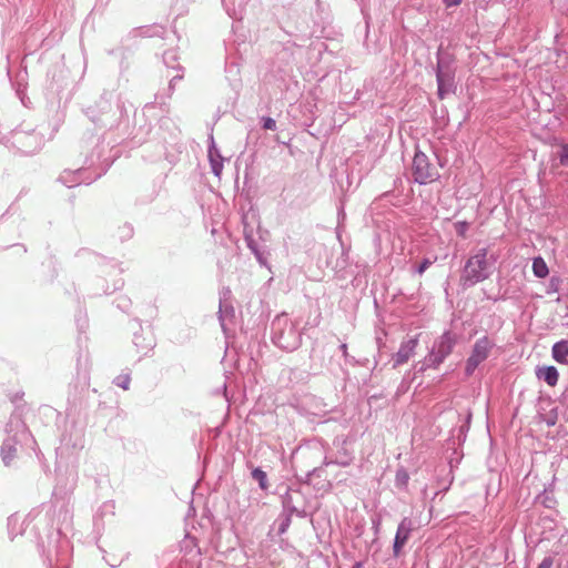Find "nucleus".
<instances>
[{
    "label": "nucleus",
    "mask_w": 568,
    "mask_h": 568,
    "mask_svg": "<svg viewBox=\"0 0 568 568\" xmlns=\"http://www.w3.org/2000/svg\"><path fill=\"white\" fill-rule=\"evenodd\" d=\"M132 105L114 90H104L92 103L82 106L83 114L102 134L131 139L136 144L145 141L144 135L129 129V111Z\"/></svg>",
    "instance_id": "nucleus-1"
},
{
    "label": "nucleus",
    "mask_w": 568,
    "mask_h": 568,
    "mask_svg": "<svg viewBox=\"0 0 568 568\" xmlns=\"http://www.w3.org/2000/svg\"><path fill=\"white\" fill-rule=\"evenodd\" d=\"M125 139L101 134L98 138L91 136L85 142L82 153L83 164L77 170H64L59 181L68 187L80 184L90 185L103 176L119 158L120 151L116 149Z\"/></svg>",
    "instance_id": "nucleus-2"
},
{
    "label": "nucleus",
    "mask_w": 568,
    "mask_h": 568,
    "mask_svg": "<svg viewBox=\"0 0 568 568\" xmlns=\"http://www.w3.org/2000/svg\"><path fill=\"white\" fill-rule=\"evenodd\" d=\"M45 141L43 132L21 125L7 135L0 136V144L22 155H31L41 150Z\"/></svg>",
    "instance_id": "nucleus-3"
},
{
    "label": "nucleus",
    "mask_w": 568,
    "mask_h": 568,
    "mask_svg": "<svg viewBox=\"0 0 568 568\" xmlns=\"http://www.w3.org/2000/svg\"><path fill=\"white\" fill-rule=\"evenodd\" d=\"M272 343L285 352H294L302 344V332L286 313L278 314L271 323Z\"/></svg>",
    "instance_id": "nucleus-4"
},
{
    "label": "nucleus",
    "mask_w": 568,
    "mask_h": 568,
    "mask_svg": "<svg viewBox=\"0 0 568 568\" xmlns=\"http://www.w3.org/2000/svg\"><path fill=\"white\" fill-rule=\"evenodd\" d=\"M166 29L162 26H145L132 29L126 37L121 39L120 45L113 49H108L106 54L119 59L120 70L123 72L130 67V58L133 55V47L129 44L131 39L139 37L153 38L160 37L165 38Z\"/></svg>",
    "instance_id": "nucleus-5"
},
{
    "label": "nucleus",
    "mask_w": 568,
    "mask_h": 568,
    "mask_svg": "<svg viewBox=\"0 0 568 568\" xmlns=\"http://www.w3.org/2000/svg\"><path fill=\"white\" fill-rule=\"evenodd\" d=\"M44 505L41 508L32 509L22 521H20V517L17 514H12L8 517L7 528L8 535L11 540H13L18 535H22L28 527L33 524L32 530L34 531L38 539V547L41 551H45V541L41 536L40 528L42 524H47L49 520V511L42 514Z\"/></svg>",
    "instance_id": "nucleus-6"
},
{
    "label": "nucleus",
    "mask_w": 568,
    "mask_h": 568,
    "mask_svg": "<svg viewBox=\"0 0 568 568\" xmlns=\"http://www.w3.org/2000/svg\"><path fill=\"white\" fill-rule=\"evenodd\" d=\"M6 429L8 437L0 447V456L4 466L10 467L17 456V445L27 444L29 439H32V435L20 417H11Z\"/></svg>",
    "instance_id": "nucleus-7"
},
{
    "label": "nucleus",
    "mask_w": 568,
    "mask_h": 568,
    "mask_svg": "<svg viewBox=\"0 0 568 568\" xmlns=\"http://www.w3.org/2000/svg\"><path fill=\"white\" fill-rule=\"evenodd\" d=\"M487 255L488 250L483 247L466 261L460 276V283L464 288L471 287L490 276L491 272L489 271Z\"/></svg>",
    "instance_id": "nucleus-8"
},
{
    "label": "nucleus",
    "mask_w": 568,
    "mask_h": 568,
    "mask_svg": "<svg viewBox=\"0 0 568 568\" xmlns=\"http://www.w3.org/2000/svg\"><path fill=\"white\" fill-rule=\"evenodd\" d=\"M49 521H51L50 517H49V520L47 521V524H43L48 530L45 534V538L48 541V548H50L51 545L54 544L55 557H57L55 560L60 561L61 560L60 557L62 555L64 556L67 554V544L64 541H61L60 538H61L62 531L64 529H68L72 523V513L69 509L68 505L63 504L61 506L59 514H58V524H57L55 528H53L52 525L48 528Z\"/></svg>",
    "instance_id": "nucleus-9"
},
{
    "label": "nucleus",
    "mask_w": 568,
    "mask_h": 568,
    "mask_svg": "<svg viewBox=\"0 0 568 568\" xmlns=\"http://www.w3.org/2000/svg\"><path fill=\"white\" fill-rule=\"evenodd\" d=\"M457 342V335L450 329H446L437 339H435L434 345L428 353V365L434 366V369L438 368L453 353Z\"/></svg>",
    "instance_id": "nucleus-10"
},
{
    "label": "nucleus",
    "mask_w": 568,
    "mask_h": 568,
    "mask_svg": "<svg viewBox=\"0 0 568 568\" xmlns=\"http://www.w3.org/2000/svg\"><path fill=\"white\" fill-rule=\"evenodd\" d=\"M412 172L414 182L419 185H426L436 181L439 178V172L436 166L430 162L429 158L416 150L413 158Z\"/></svg>",
    "instance_id": "nucleus-11"
},
{
    "label": "nucleus",
    "mask_w": 568,
    "mask_h": 568,
    "mask_svg": "<svg viewBox=\"0 0 568 568\" xmlns=\"http://www.w3.org/2000/svg\"><path fill=\"white\" fill-rule=\"evenodd\" d=\"M494 347L495 343L487 335L481 336L474 343L470 355L465 363V375L467 377H470L476 368L488 358Z\"/></svg>",
    "instance_id": "nucleus-12"
},
{
    "label": "nucleus",
    "mask_w": 568,
    "mask_h": 568,
    "mask_svg": "<svg viewBox=\"0 0 568 568\" xmlns=\"http://www.w3.org/2000/svg\"><path fill=\"white\" fill-rule=\"evenodd\" d=\"M413 529H414V526H413V520L410 518L404 517L399 521L394 540H393L394 557L397 558L400 555L404 546L406 545V542L408 541V539L410 537Z\"/></svg>",
    "instance_id": "nucleus-13"
},
{
    "label": "nucleus",
    "mask_w": 568,
    "mask_h": 568,
    "mask_svg": "<svg viewBox=\"0 0 568 568\" xmlns=\"http://www.w3.org/2000/svg\"><path fill=\"white\" fill-rule=\"evenodd\" d=\"M45 30H39L30 28L24 34V59L26 61L30 55H32L39 47L45 45Z\"/></svg>",
    "instance_id": "nucleus-14"
},
{
    "label": "nucleus",
    "mask_w": 568,
    "mask_h": 568,
    "mask_svg": "<svg viewBox=\"0 0 568 568\" xmlns=\"http://www.w3.org/2000/svg\"><path fill=\"white\" fill-rule=\"evenodd\" d=\"M231 290L224 287L220 292L219 321L222 329L226 331V321L232 322L235 317V310L230 301Z\"/></svg>",
    "instance_id": "nucleus-15"
},
{
    "label": "nucleus",
    "mask_w": 568,
    "mask_h": 568,
    "mask_svg": "<svg viewBox=\"0 0 568 568\" xmlns=\"http://www.w3.org/2000/svg\"><path fill=\"white\" fill-rule=\"evenodd\" d=\"M418 335L412 336L400 343L398 351L393 355V368H396L405 363L414 355L418 346Z\"/></svg>",
    "instance_id": "nucleus-16"
},
{
    "label": "nucleus",
    "mask_w": 568,
    "mask_h": 568,
    "mask_svg": "<svg viewBox=\"0 0 568 568\" xmlns=\"http://www.w3.org/2000/svg\"><path fill=\"white\" fill-rule=\"evenodd\" d=\"M455 64V55L447 50H444L443 44H440L436 52V65L434 68L436 73H456Z\"/></svg>",
    "instance_id": "nucleus-17"
},
{
    "label": "nucleus",
    "mask_w": 568,
    "mask_h": 568,
    "mask_svg": "<svg viewBox=\"0 0 568 568\" xmlns=\"http://www.w3.org/2000/svg\"><path fill=\"white\" fill-rule=\"evenodd\" d=\"M455 74L456 73H436V83H437V97L439 100H444L449 93H455L456 83H455Z\"/></svg>",
    "instance_id": "nucleus-18"
},
{
    "label": "nucleus",
    "mask_w": 568,
    "mask_h": 568,
    "mask_svg": "<svg viewBox=\"0 0 568 568\" xmlns=\"http://www.w3.org/2000/svg\"><path fill=\"white\" fill-rule=\"evenodd\" d=\"M246 246L251 251V253L255 256L257 263L261 266L270 268V265H268L270 251L267 248V245L264 242L260 243L257 240H255V237L248 236Z\"/></svg>",
    "instance_id": "nucleus-19"
},
{
    "label": "nucleus",
    "mask_w": 568,
    "mask_h": 568,
    "mask_svg": "<svg viewBox=\"0 0 568 568\" xmlns=\"http://www.w3.org/2000/svg\"><path fill=\"white\" fill-rule=\"evenodd\" d=\"M248 1L250 0H222V4L229 17L234 20H242Z\"/></svg>",
    "instance_id": "nucleus-20"
},
{
    "label": "nucleus",
    "mask_w": 568,
    "mask_h": 568,
    "mask_svg": "<svg viewBox=\"0 0 568 568\" xmlns=\"http://www.w3.org/2000/svg\"><path fill=\"white\" fill-rule=\"evenodd\" d=\"M536 376L539 381H544L547 385L555 386L559 379V372L555 366L548 365L538 367L536 369Z\"/></svg>",
    "instance_id": "nucleus-21"
},
{
    "label": "nucleus",
    "mask_w": 568,
    "mask_h": 568,
    "mask_svg": "<svg viewBox=\"0 0 568 568\" xmlns=\"http://www.w3.org/2000/svg\"><path fill=\"white\" fill-rule=\"evenodd\" d=\"M473 414L471 412H468L465 418V422L457 428L453 430L452 440L453 445H463L467 438V434L470 428V422H471Z\"/></svg>",
    "instance_id": "nucleus-22"
},
{
    "label": "nucleus",
    "mask_w": 568,
    "mask_h": 568,
    "mask_svg": "<svg viewBox=\"0 0 568 568\" xmlns=\"http://www.w3.org/2000/svg\"><path fill=\"white\" fill-rule=\"evenodd\" d=\"M133 345L135 346L138 353L146 355L155 346L154 338L152 336H143L142 334L134 332L133 334Z\"/></svg>",
    "instance_id": "nucleus-23"
},
{
    "label": "nucleus",
    "mask_w": 568,
    "mask_h": 568,
    "mask_svg": "<svg viewBox=\"0 0 568 568\" xmlns=\"http://www.w3.org/2000/svg\"><path fill=\"white\" fill-rule=\"evenodd\" d=\"M552 358L559 364H568V339H560L551 347Z\"/></svg>",
    "instance_id": "nucleus-24"
},
{
    "label": "nucleus",
    "mask_w": 568,
    "mask_h": 568,
    "mask_svg": "<svg viewBox=\"0 0 568 568\" xmlns=\"http://www.w3.org/2000/svg\"><path fill=\"white\" fill-rule=\"evenodd\" d=\"M301 47L296 42L287 41L282 51L277 53V58L284 60L287 64L294 63L296 61L295 50H298Z\"/></svg>",
    "instance_id": "nucleus-25"
},
{
    "label": "nucleus",
    "mask_w": 568,
    "mask_h": 568,
    "mask_svg": "<svg viewBox=\"0 0 568 568\" xmlns=\"http://www.w3.org/2000/svg\"><path fill=\"white\" fill-rule=\"evenodd\" d=\"M345 443V440L338 443L337 455L334 458V464L341 467H347L353 462V455L346 449Z\"/></svg>",
    "instance_id": "nucleus-26"
},
{
    "label": "nucleus",
    "mask_w": 568,
    "mask_h": 568,
    "mask_svg": "<svg viewBox=\"0 0 568 568\" xmlns=\"http://www.w3.org/2000/svg\"><path fill=\"white\" fill-rule=\"evenodd\" d=\"M281 505L282 511L281 514H286L293 516L294 513H297V507L294 505L293 496L291 495V488L287 487L284 494L281 495Z\"/></svg>",
    "instance_id": "nucleus-27"
},
{
    "label": "nucleus",
    "mask_w": 568,
    "mask_h": 568,
    "mask_svg": "<svg viewBox=\"0 0 568 568\" xmlns=\"http://www.w3.org/2000/svg\"><path fill=\"white\" fill-rule=\"evenodd\" d=\"M162 59H163V63L165 64L166 68L176 70L179 72L183 71L182 65L179 63L180 58L178 55L176 50L170 49V50L164 51Z\"/></svg>",
    "instance_id": "nucleus-28"
},
{
    "label": "nucleus",
    "mask_w": 568,
    "mask_h": 568,
    "mask_svg": "<svg viewBox=\"0 0 568 568\" xmlns=\"http://www.w3.org/2000/svg\"><path fill=\"white\" fill-rule=\"evenodd\" d=\"M251 477L255 481H257L258 487L263 491H267L270 484L267 479V474L261 467L251 466Z\"/></svg>",
    "instance_id": "nucleus-29"
},
{
    "label": "nucleus",
    "mask_w": 568,
    "mask_h": 568,
    "mask_svg": "<svg viewBox=\"0 0 568 568\" xmlns=\"http://www.w3.org/2000/svg\"><path fill=\"white\" fill-rule=\"evenodd\" d=\"M324 474L325 469L323 468V466L314 467L313 469L310 470V475H313V478L320 479L318 481L313 484V487L316 490L326 489L331 487V484L328 480H326Z\"/></svg>",
    "instance_id": "nucleus-30"
},
{
    "label": "nucleus",
    "mask_w": 568,
    "mask_h": 568,
    "mask_svg": "<svg viewBox=\"0 0 568 568\" xmlns=\"http://www.w3.org/2000/svg\"><path fill=\"white\" fill-rule=\"evenodd\" d=\"M532 273L538 278H545L548 275L549 268L541 256L532 258Z\"/></svg>",
    "instance_id": "nucleus-31"
},
{
    "label": "nucleus",
    "mask_w": 568,
    "mask_h": 568,
    "mask_svg": "<svg viewBox=\"0 0 568 568\" xmlns=\"http://www.w3.org/2000/svg\"><path fill=\"white\" fill-rule=\"evenodd\" d=\"M409 481V474L407 469L403 466L397 468L396 475H395V486L398 489L406 490Z\"/></svg>",
    "instance_id": "nucleus-32"
},
{
    "label": "nucleus",
    "mask_w": 568,
    "mask_h": 568,
    "mask_svg": "<svg viewBox=\"0 0 568 568\" xmlns=\"http://www.w3.org/2000/svg\"><path fill=\"white\" fill-rule=\"evenodd\" d=\"M183 79V73H178L175 75H173L171 79H170V82H169V88H168V92L165 94H160L158 93L155 95V101L159 103V104H164V100L165 99H169L171 98L173 91H174V87H175V83L176 81L179 80H182Z\"/></svg>",
    "instance_id": "nucleus-33"
},
{
    "label": "nucleus",
    "mask_w": 568,
    "mask_h": 568,
    "mask_svg": "<svg viewBox=\"0 0 568 568\" xmlns=\"http://www.w3.org/2000/svg\"><path fill=\"white\" fill-rule=\"evenodd\" d=\"M292 517L293 516H290V515H286V514H280L278 515V517H277L275 523L277 524V534L280 536L284 535L288 530V528H290V526L292 524Z\"/></svg>",
    "instance_id": "nucleus-34"
},
{
    "label": "nucleus",
    "mask_w": 568,
    "mask_h": 568,
    "mask_svg": "<svg viewBox=\"0 0 568 568\" xmlns=\"http://www.w3.org/2000/svg\"><path fill=\"white\" fill-rule=\"evenodd\" d=\"M134 234V229L132 224L124 223L123 225L119 226L116 235L120 239V241H128L130 240Z\"/></svg>",
    "instance_id": "nucleus-35"
},
{
    "label": "nucleus",
    "mask_w": 568,
    "mask_h": 568,
    "mask_svg": "<svg viewBox=\"0 0 568 568\" xmlns=\"http://www.w3.org/2000/svg\"><path fill=\"white\" fill-rule=\"evenodd\" d=\"M537 500L546 508H554L556 500L555 498L548 494L547 489H544V491L538 495Z\"/></svg>",
    "instance_id": "nucleus-36"
},
{
    "label": "nucleus",
    "mask_w": 568,
    "mask_h": 568,
    "mask_svg": "<svg viewBox=\"0 0 568 568\" xmlns=\"http://www.w3.org/2000/svg\"><path fill=\"white\" fill-rule=\"evenodd\" d=\"M210 162V166H211V171L212 173L216 176V178H220L221 174H222V171H223V162H224V159L223 158H216V159H212L209 160Z\"/></svg>",
    "instance_id": "nucleus-37"
},
{
    "label": "nucleus",
    "mask_w": 568,
    "mask_h": 568,
    "mask_svg": "<svg viewBox=\"0 0 568 568\" xmlns=\"http://www.w3.org/2000/svg\"><path fill=\"white\" fill-rule=\"evenodd\" d=\"M131 377L130 374H121L113 379V384L122 389L126 390L130 387Z\"/></svg>",
    "instance_id": "nucleus-38"
},
{
    "label": "nucleus",
    "mask_w": 568,
    "mask_h": 568,
    "mask_svg": "<svg viewBox=\"0 0 568 568\" xmlns=\"http://www.w3.org/2000/svg\"><path fill=\"white\" fill-rule=\"evenodd\" d=\"M115 306L121 310L122 312H128L131 307V300L125 295H120L114 301Z\"/></svg>",
    "instance_id": "nucleus-39"
},
{
    "label": "nucleus",
    "mask_w": 568,
    "mask_h": 568,
    "mask_svg": "<svg viewBox=\"0 0 568 568\" xmlns=\"http://www.w3.org/2000/svg\"><path fill=\"white\" fill-rule=\"evenodd\" d=\"M26 75H27V68L24 67L23 68V77H22L21 81H18L16 84L17 95L20 98L22 103H24L23 95H24L26 88H27V83L23 82Z\"/></svg>",
    "instance_id": "nucleus-40"
},
{
    "label": "nucleus",
    "mask_w": 568,
    "mask_h": 568,
    "mask_svg": "<svg viewBox=\"0 0 568 568\" xmlns=\"http://www.w3.org/2000/svg\"><path fill=\"white\" fill-rule=\"evenodd\" d=\"M559 163L562 166H568V143H562L558 151Z\"/></svg>",
    "instance_id": "nucleus-41"
},
{
    "label": "nucleus",
    "mask_w": 568,
    "mask_h": 568,
    "mask_svg": "<svg viewBox=\"0 0 568 568\" xmlns=\"http://www.w3.org/2000/svg\"><path fill=\"white\" fill-rule=\"evenodd\" d=\"M469 223L467 221H458L454 224L455 232L460 237H466V233L469 229Z\"/></svg>",
    "instance_id": "nucleus-42"
},
{
    "label": "nucleus",
    "mask_w": 568,
    "mask_h": 568,
    "mask_svg": "<svg viewBox=\"0 0 568 568\" xmlns=\"http://www.w3.org/2000/svg\"><path fill=\"white\" fill-rule=\"evenodd\" d=\"M436 261V257L434 260L429 257H424L422 262L415 267V273L418 275H422L426 272V270Z\"/></svg>",
    "instance_id": "nucleus-43"
},
{
    "label": "nucleus",
    "mask_w": 568,
    "mask_h": 568,
    "mask_svg": "<svg viewBox=\"0 0 568 568\" xmlns=\"http://www.w3.org/2000/svg\"><path fill=\"white\" fill-rule=\"evenodd\" d=\"M261 125L264 130H276V121L271 116H263L261 119Z\"/></svg>",
    "instance_id": "nucleus-44"
},
{
    "label": "nucleus",
    "mask_w": 568,
    "mask_h": 568,
    "mask_svg": "<svg viewBox=\"0 0 568 568\" xmlns=\"http://www.w3.org/2000/svg\"><path fill=\"white\" fill-rule=\"evenodd\" d=\"M211 156H212V159H216L217 156L223 158L220 153V150L215 145L213 136H211V143H210L209 150H207L209 160H211Z\"/></svg>",
    "instance_id": "nucleus-45"
},
{
    "label": "nucleus",
    "mask_w": 568,
    "mask_h": 568,
    "mask_svg": "<svg viewBox=\"0 0 568 568\" xmlns=\"http://www.w3.org/2000/svg\"><path fill=\"white\" fill-rule=\"evenodd\" d=\"M255 219H256L255 212L252 209H250L247 212H244L241 216L242 225L248 224V223H251L250 220L254 221Z\"/></svg>",
    "instance_id": "nucleus-46"
},
{
    "label": "nucleus",
    "mask_w": 568,
    "mask_h": 568,
    "mask_svg": "<svg viewBox=\"0 0 568 568\" xmlns=\"http://www.w3.org/2000/svg\"><path fill=\"white\" fill-rule=\"evenodd\" d=\"M122 286H123V280H122V278H119V280H116V281L113 283L112 288H111L109 285H106V286L102 290V292H103L104 294H111V293L115 292L116 290L121 288Z\"/></svg>",
    "instance_id": "nucleus-47"
},
{
    "label": "nucleus",
    "mask_w": 568,
    "mask_h": 568,
    "mask_svg": "<svg viewBox=\"0 0 568 568\" xmlns=\"http://www.w3.org/2000/svg\"><path fill=\"white\" fill-rule=\"evenodd\" d=\"M248 236L254 237V227L252 225V222L243 225V237H244L245 244L247 243Z\"/></svg>",
    "instance_id": "nucleus-48"
},
{
    "label": "nucleus",
    "mask_w": 568,
    "mask_h": 568,
    "mask_svg": "<svg viewBox=\"0 0 568 568\" xmlns=\"http://www.w3.org/2000/svg\"><path fill=\"white\" fill-rule=\"evenodd\" d=\"M42 554L45 556L48 562H49V568H54L53 567V558H52V554H51V548H48L45 549V551ZM55 568H70L69 566L67 565H62V566H57Z\"/></svg>",
    "instance_id": "nucleus-49"
},
{
    "label": "nucleus",
    "mask_w": 568,
    "mask_h": 568,
    "mask_svg": "<svg viewBox=\"0 0 568 568\" xmlns=\"http://www.w3.org/2000/svg\"><path fill=\"white\" fill-rule=\"evenodd\" d=\"M371 520H372V528H373L375 535H378L381 524H382L381 517L378 515H374Z\"/></svg>",
    "instance_id": "nucleus-50"
},
{
    "label": "nucleus",
    "mask_w": 568,
    "mask_h": 568,
    "mask_svg": "<svg viewBox=\"0 0 568 568\" xmlns=\"http://www.w3.org/2000/svg\"><path fill=\"white\" fill-rule=\"evenodd\" d=\"M560 278L557 276H552L549 281V290L548 292H557L559 288Z\"/></svg>",
    "instance_id": "nucleus-51"
},
{
    "label": "nucleus",
    "mask_w": 568,
    "mask_h": 568,
    "mask_svg": "<svg viewBox=\"0 0 568 568\" xmlns=\"http://www.w3.org/2000/svg\"><path fill=\"white\" fill-rule=\"evenodd\" d=\"M552 565H554V559H552V557L548 556L541 560V562L538 565L537 568H551Z\"/></svg>",
    "instance_id": "nucleus-52"
},
{
    "label": "nucleus",
    "mask_w": 568,
    "mask_h": 568,
    "mask_svg": "<svg viewBox=\"0 0 568 568\" xmlns=\"http://www.w3.org/2000/svg\"><path fill=\"white\" fill-rule=\"evenodd\" d=\"M463 2V0H443V3L446 8L457 7Z\"/></svg>",
    "instance_id": "nucleus-53"
},
{
    "label": "nucleus",
    "mask_w": 568,
    "mask_h": 568,
    "mask_svg": "<svg viewBox=\"0 0 568 568\" xmlns=\"http://www.w3.org/2000/svg\"><path fill=\"white\" fill-rule=\"evenodd\" d=\"M427 368H434V366L428 365V355L425 357L422 365L417 368L418 373H424Z\"/></svg>",
    "instance_id": "nucleus-54"
},
{
    "label": "nucleus",
    "mask_w": 568,
    "mask_h": 568,
    "mask_svg": "<svg viewBox=\"0 0 568 568\" xmlns=\"http://www.w3.org/2000/svg\"><path fill=\"white\" fill-rule=\"evenodd\" d=\"M313 475H310V470L306 473L305 477L300 479L303 484H306V485H313Z\"/></svg>",
    "instance_id": "nucleus-55"
},
{
    "label": "nucleus",
    "mask_w": 568,
    "mask_h": 568,
    "mask_svg": "<svg viewBox=\"0 0 568 568\" xmlns=\"http://www.w3.org/2000/svg\"><path fill=\"white\" fill-rule=\"evenodd\" d=\"M345 361H346V363H348L353 366L363 364L362 362H359L358 359H356L354 356H351V355H348V358H345Z\"/></svg>",
    "instance_id": "nucleus-56"
},
{
    "label": "nucleus",
    "mask_w": 568,
    "mask_h": 568,
    "mask_svg": "<svg viewBox=\"0 0 568 568\" xmlns=\"http://www.w3.org/2000/svg\"><path fill=\"white\" fill-rule=\"evenodd\" d=\"M339 349H341V352H342L343 357H344V358H348V355H349V354H348V351H347V344H346V343H342V344L339 345Z\"/></svg>",
    "instance_id": "nucleus-57"
},
{
    "label": "nucleus",
    "mask_w": 568,
    "mask_h": 568,
    "mask_svg": "<svg viewBox=\"0 0 568 568\" xmlns=\"http://www.w3.org/2000/svg\"><path fill=\"white\" fill-rule=\"evenodd\" d=\"M294 515L300 518H306L310 516V514L305 509H298V508H297V513H294Z\"/></svg>",
    "instance_id": "nucleus-58"
},
{
    "label": "nucleus",
    "mask_w": 568,
    "mask_h": 568,
    "mask_svg": "<svg viewBox=\"0 0 568 568\" xmlns=\"http://www.w3.org/2000/svg\"><path fill=\"white\" fill-rule=\"evenodd\" d=\"M329 465H335L334 464V458L325 456L324 460L322 463V466L324 468V467L329 466Z\"/></svg>",
    "instance_id": "nucleus-59"
},
{
    "label": "nucleus",
    "mask_w": 568,
    "mask_h": 568,
    "mask_svg": "<svg viewBox=\"0 0 568 568\" xmlns=\"http://www.w3.org/2000/svg\"><path fill=\"white\" fill-rule=\"evenodd\" d=\"M77 323H78V326L80 328V331H84L85 327H87V320H81L80 317L77 318Z\"/></svg>",
    "instance_id": "nucleus-60"
},
{
    "label": "nucleus",
    "mask_w": 568,
    "mask_h": 568,
    "mask_svg": "<svg viewBox=\"0 0 568 568\" xmlns=\"http://www.w3.org/2000/svg\"><path fill=\"white\" fill-rule=\"evenodd\" d=\"M233 71H235V72H237V71H239V70H237V68H236V65H235L234 63L227 64V65H226V72H227V73H231V72H233Z\"/></svg>",
    "instance_id": "nucleus-61"
},
{
    "label": "nucleus",
    "mask_w": 568,
    "mask_h": 568,
    "mask_svg": "<svg viewBox=\"0 0 568 568\" xmlns=\"http://www.w3.org/2000/svg\"><path fill=\"white\" fill-rule=\"evenodd\" d=\"M105 562L111 567V568H116L120 566V561H114V562H110V560H108L105 557H103Z\"/></svg>",
    "instance_id": "nucleus-62"
},
{
    "label": "nucleus",
    "mask_w": 568,
    "mask_h": 568,
    "mask_svg": "<svg viewBox=\"0 0 568 568\" xmlns=\"http://www.w3.org/2000/svg\"><path fill=\"white\" fill-rule=\"evenodd\" d=\"M81 366H82V355H80L77 359V367H78V371L81 369Z\"/></svg>",
    "instance_id": "nucleus-63"
},
{
    "label": "nucleus",
    "mask_w": 568,
    "mask_h": 568,
    "mask_svg": "<svg viewBox=\"0 0 568 568\" xmlns=\"http://www.w3.org/2000/svg\"><path fill=\"white\" fill-rule=\"evenodd\" d=\"M23 395H24V394H23V392H19V393H17V394L14 395V397L12 398V400L20 399V398H22V396H23Z\"/></svg>",
    "instance_id": "nucleus-64"
}]
</instances>
